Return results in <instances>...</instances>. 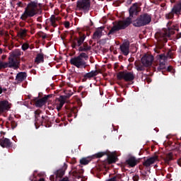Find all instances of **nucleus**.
Wrapping results in <instances>:
<instances>
[{"instance_id":"obj_1","label":"nucleus","mask_w":181,"mask_h":181,"mask_svg":"<svg viewBox=\"0 0 181 181\" xmlns=\"http://www.w3.org/2000/svg\"><path fill=\"white\" fill-rule=\"evenodd\" d=\"M140 11L141 8H139L138 4H134L129 9V17L124 21H119L110 30L109 35H111V33H115V32H118V30L125 29V28L129 26V25H131V22H132L134 16H136L138 15V12Z\"/></svg>"},{"instance_id":"obj_2","label":"nucleus","mask_w":181,"mask_h":181,"mask_svg":"<svg viewBox=\"0 0 181 181\" xmlns=\"http://www.w3.org/2000/svg\"><path fill=\"white\" fill-rule=\"evenodd\" d=\"M36 13H37V4L35 2H31L28 4L25 8L24 13L21 16V19L25 21V19H28V18L35 16Z\"/></svg>"},{"instance_id":"obj_3","label":"nucleus","mask_w":181,"mask_h":181,"mask_svg":"<svg viewBox=\"0 0 181 181\" xmlns=\"http://www.w3.org/2000/svg\"><path fill=\"white\" fill-rule=\"evenodd\" d=\"M151 23V16L148 14H144L140 16L137 19L133 21L134 26H145Z\"/></svg>"},{"instance_id":"obj_4","label":"nucleus","mask_w":181,"mask_h":181,"mask_svg":"<svg viewBox=\"0 0 181 181\" xmlns=\"http://www.w3.org/2000/svg\"><path fill=\"white\" fill-rule=\"evenodd\" d=\"M118 80H124L125 81H132L135 78V76L132 72L123 71L117 74Z\"/></svg>"},{"instance_id":"obj_5","label":"nucleus","mask_w":181,"mask_h":181,"mask_svg":"<svg viewBox=\"0 0 181 181\" xmlns=\"http://www.w3.org/2000/svg\"><path fill=\"white\" fill-rule=\"evenodd\" d=\"M71 63L74 66H76L78 69H81V67H84L86 69V61H84L83 59L80 58V57H75L71 59Z\"/></svg>"},{"instance_id":"obj_6","label":"nucleus","mask_w":181,"mask_h":181,"mask_svg":"<svg viewBox=\"0 0 181 181\" xmlns=\"http://www.w3.org/2000/svg\"><path fill=\"white\" fill-rule=\"evenodd\" d=\"M18 66H19V62H18V59H15L11 55L8 59V62L4 64V68L13 67V69H18Z\"/></svg>"},{"instance_id":"obj_7","label":"nucleus","mask_w":181,"mask_h":181,"mask_svg":"<svg viewBox=\"0 0 181 181\" xmlns=\"http://www.w3.org/2000/svg\"><path fill=\"white\" fill-rule=\"evenodd\" d=\"M77 8L80 11H88L90 8V1L89 0H79L77 2Z\"/></svg>"},{"instance_id":"obj_8","label":"nucleus","mask_w":181,"mask_h":181,"mask_svg":"<svg viewBox=\"0 0 181 181\" xmlns=\"http://www.w3.org/2000/svg\"><path fill=\"white\" fill-rule=\"evenodd\" d=\"M153 62V56L146 54L141 58V63L145 67H149L152 66V62Z\"/></svg>"},{"instance_id":"obj_9","label":"nucleus","mask_w":181,"mask_h":181,"mask_svg":"<svg viewBox=\"0 0 181 181\" xmlns=\"http://www.w3.org/2000/svg\"><path fill=\"white\" fill-rule=\"evenodd\" d=\"M181 12V1L175 6L172 9L171 13L166 15L167 19H172L173 18V13H180Z\"/></svg>"},{"instance_id":"obj_10","label":"nucleus","mask_w":181,"mask_h":181,"mask_svg":"<svg viewBox=\"0 0 181 181\" xmlns=\"http://www.w3.org/2000/svg\"><path fill=\"white\" fill-rule=\"evenodd\" d=\"M169 36H170V34L168 31L156 34V37L159 42H168L166 37H169Z\"/></svg>"},{"instance_id":"obj_11","label":"nucleus","mask_w":181,"mask_h":181,"mask_svg":"<svg viewBox=\"0 0 181 181\" xmlns=\"http://www.w3.org/2000/svg\"><path fill=\"white\" fill-rule=\"evenodd\" d=\"M11 108V106L9 105V103L6 100L1 101L0 102V114H2V112H6V111H8Z\"/></svg>"},{"instance_id":"obj_12","label":"nucleus","mask_w":181,"mask_h":181,"mask_svg":"<svg viewBox=\"0 0 181 181\" xmlns=\"http://www.w3.org/2000/svg\"><path fill=\"white\" fill-rule=\"evenodd\" d=\"M120 50L124 54V56H128L129 54V42H125L120 46Z\"/></svg>"},{"instance_id":"obj_13","label":"nucleus","mask_w":181,"mask_h":181,"mask_svg":"<svg viewBox=\"0 0 181 181\" xmlns=\"http://www.w3.org/2000/svg\"><path fill=\"white\" fill-rule=\"evenodd\" d=\"M159 160L158 159V156H154L153 157H151L150 158L147 159L144 163V166H151V165H153L156 162H158Z\"/></svg>"},{"instance_id":"obj_14","label":"nucleus","mask_w":181,"mask_h":181,"mask_svg":"<svg viewBox=\"0 0 181 181\" xmlns=\"http://www.w3.org/2000/svg\"><path fill=\"white\" fill-rule=\"evenodd\" d=\"M49 97H52V95H48L42 98V99L38 100L35 103L36 107H43V105H45V103H46V101H47V99Z\"/></svg>"},{"instance_id":"obj_15","label":"nucleus","mask_w":181,"mask_h":181,"mask_svg":"<svg viewBox=\"0 0 181 181\" xmlns=\"http://www.w3.org/2000/svg\"><path fill=\"white\" fill-rule=\"evenodd\" d=\"M160 64H165V62H166V59L172 57V53L169 52L167 55H160Z\"/></svg>"},{"instance_id":"obj_16","label":"nucleus","mask_w":181,"mask_h":181,"mask_svg":"<svg viewBox=\"0 0 181 181\" xmlns=\"http://www.w3.org/2000/svg\"><path fill=\"white\" fill-rule=\"evenodd\" d=\"M59 104L57 105V110L58 111H60V110H62V107H63V105H64V103H66V97L60 96V98H59Z\"/></svg>"},{"instance_id":"obj_17","label":"nucleus","mask_w":181,"mask_h":181,"mask_svg":"<svg viewBox=\"0 0 181 181\" xmlns=\"http://www.w3.org/2000/svg\"><path fill=\"white\" fill-rule=\"evenodd\" d=\"M103 36V28H98L93 34V39H100Z\"/></svg>"},{"instance_id":"obj_18","label":"nucleus","mask_w":181,"mask_h":181,"mask_svg":"<svg viewBox=\"0 0 181 181\" xmlns=\"http://www.w3.org/2000/svg\"><path fill=\"white\" fill-rule=\"evenodd\" d=\"M107 160L109 163H114L117 161V156L115 153H111L107 156Z\"/></svg>"},{"instance_id":"obj_19","label":"nucleus","mask_w":181,"mask_h":181,"mask_svg":"<svg viewBox=\"0 0 181 181\" xmlns=\"http://www.w3.org/2000/svg\"><path fill=\"white\" fill-rule=\"evenodd\" d=\"M0 145L3 148H5L6 146H11V141L8 139H4L3 140H0Z\"/></svg>"},{"instance_id":"obj_20","label":"nucleus","mask_w":181,"mask_h":181,"mask_svg":"<svg viewBox=\"0 0 181 181\" xmlns=\"http://www.w3.org/2000/svg\"><path fill=\"white\" fill-rule=\"evenodd\" d=\"M26 78V73L21 72L16 76L17 81H23Z\"/></svg>"},{"instance_id":"obj_21","label":"nucleus","mask_w":181,"mask_h":181,"mask_svg":"<svg viewBox=\"0 0 181 181\" xmlns=\"http://www.w3.org/2000/svg\"><path fill=\"white\" fill-rule=\"evenodd\" d=\"M58 21H59V18H57V17H56L55 16H52L50 18V22H51L52 26H53L54 28H56L57 26Z\"/></svg>"},{"instance_id":"obj_22","label":"nucleus","mask_w":181,"mask_h":181,"mask_svg":"<svg viewBox=\"0 0 181 181\" xmlns=\"http://www.w3.org/2000/svg\"><path fill=\"white\" fill-rule=\"evenodd\" d=\"M127 163L128 165H129V166H132V168H134V166H135V165L138 163V160H136L135 158L132 157L127 160Z\"/></svg>"},{"instance_id":"obj_23","label":"nucleus","mask_w":181,"mask_h":181,"mask_svg":"<svg viewBox=\"0 0 181 181\" xmlns=\"http://www.w3.org/2000/svg\"><path fill=\"white\" fill-rule=\"evenodd\" d=\"M86 40V35L81 36L80 38L77 39V46H81Z\"/></svg>"},{"instance_id":"obj_24","label":"nucleus","mask_w":181,"mask_h":181,"mask_svg":"<svg viewBox=\"0 0 181 181\" xmlns=\"http://www.w3.org/2000/svg\"><path fill=\"white\" fill-rule=\"evenodd\" d=\"M94 76H97V71H90L85 75L86 78H91V77H94Z\"/></svg>"},{"instance_id":"obj_25","label":"nucleus","mask_w":181,"mask_h":181,"mask_svg":"<svg viewBox=\"0 0 181 181\" xmlns=\"http://www.w3.org/2000/svg\"><path fill=\"white\" fill-rule=\"evenodd\" d=\"M35 63H43V55L42 54H38L35 59Z\"/></svg>"},{"instance_id":"obj_26","label":"nucleus","mask_w":181,"mask_h":181,"mask_svg":"<svg viewBox=\"0 0 181 181\" xmlns=\"http://www.w3.org/2000/svg\"><path fill=\"white\" fill-rule=\"evenodd\" d=\"M80 52H87V50H90V47L87 45H84L83 47H81L79 48Z\"/></svg>"},{"instance_id":"obj_27","label":"nucleus","mask_w":181,"mask_h":181,"mask_svg":"<svg viewBox=\"0 0 181 181\" xmlns=\"http://www.w3.org/2000/svg\"><path fill=\"white\" fill-rule=\"evenodd\" d=\"M89 162L90 160H88L87 158H82L80 160V163H81V165H88Z\"/></svg>"},{"instance_id":"obj_28","label":"nucleus","mask_w":181,"mask_h":181,"mask_svg":"<svg viewBox=\"0 0 181 181\" xmlns=\"http://www.w3.org/2000/svg\"><path fill=\"white\" fill-rule=\"evenodd\" d=\"M11 56L14 57V59L16 57H19V56H21V52L16 51L15 52H13Z\"/></svg>"},{"instance_id":"obj_29","label":"nucleus","mask_w":181,"mask_h":181,"mask_svg":"<svg viewBox=\"0 0 181 181\" xmlns=\"http://www.w3.org/2000/svg\"><path fill=\"white\" fill-rule=\"evenodd\" d=\"M63 175H64V171L59 170L57 172V177H62V176H63Z\"/></svg>"},{"instance_id":"obj_30","label":"nucleus","mask_w":181,"mask_h":181,"mask_svg":"<svg viewBox=\"0 0 181 181\" xmlns=\"http://www.w3.org/2000/svg\"><path fill=\"white\" fill-rule=\"evenodd\" d=\"M169 160H172V153H168L165 158V162H169Z\"/></svg>"},{"instance_id":"obj_31","label":"nucleus","mask_w":181,"mask_h":181,"mask_svg":"<svg viewBox=\"0 0 181 181\" xmlns=\"http://www.w3.org/2000/svg\"><path fill=\"white\" fill-rule=\"evenodd\" d=\"M19 34H20V36L21 37H23V36H25L26 35V30H21L20 32H19Z\"/></svg>"},{"instance_id":"obj_32","label":"nucleus","mask_w":181,"mask_h":181,"mask_svg":"<svg viewBox=\"0 0 181 181\" xmlns=\"http://www.w3.org/2000/svg\"><path fill=\"white\" fill-rule=\"evenodd\" d=\"M78 57H80V59H87L88 57H87V54L86 53H81Z\"/></svg>"},{"instance_id":"obj_33","label":"nucleus","mask_w":181,"mask_h":181,"mask_svg":"<svg viewBox=\"0 0 181 181\" xmlns=\"http://www.w3.org/2000/svg\"><path fill=\"white\" fill-rule=\"evenodd\" d=\"M105 155V153L100 152L95 154V156L97 158H102V156H104Z\"/></svg>"},{"instance_id":"obj_34","label":"nucleus","mask_w":181,"mask_h":181,"mask_svg":"<svg viewBox=\"0 0 181 181\" xmlns=\"http://www.w3.org/2000/svg\"><path fill=\"white\" fill-rule=\"evenodd\" d=\"M28 48H29V45H28V44H24L22 45L23 50H27V49Z\"/></svg>"},{"instance_id":"obj_35","label":"nucleus","mask_w":181,"mask_h":181,"mask_svg":"<svg viewBox=\"0 0 181 181\" xmlns=\"http://www.w3.org/2000/svg\"><path fill=\"white\" fill-rule=\"evenodd\" d=\"M136 69H137L139 71H141V70H144V67L140 66H136Z\"/></svg>"},{"instance_id":"obj_36","label":"nucleus","mask_w":181,"mask_h":181,"mask_svg":"<svg viewBox=\"0 0 181 181\" xmlns=\"http://www.w3.org/2000/svg\"><path fill=\"white\" fill-rule=\"evenodd\" d=\"M3 91H6V89H2V88L0 87V94H2Z\"/></svg>"},{"instance_id":"obj_37","label":"nucleus","mask_w":181,"mask_h":181,"mask_svg":"<svg viewBox=\"0 0 181 181\" xmlns=\"http://www.w3.org/2000/svg\"><path fill=\"white\" fill-rule=\"evenodd\" d=\"M70 26V23L69 22L65 23V28H69Z\"/></svg>"},{"instance_id":"obj_38","label":"nucleus","mask_w":181,"mask_h":181,"mask_svg":"<svg viewBox=\"0 0 181 181\" xmlns=\"http://www.w3.org/2000/svg\"><path fill=\"white\" fill-rule=\"evenodd\" d=\"M42 39H46L47 36L45 34H43L42 35H41Z\"/></svg>"},{"instance_id":"obj_39","label":"nucleus","mask_w":181,"mask_h":181,"mask_svg":"<svg viewBox=\"0 0 181 181\" xmlns=\"http://www.w3.org/2000/svg\"><path fill=\"white\" fill-rule=\"evenodd\" d=\"M50 180L53 181L54 180V176L53 175H51L50 177H49Z\"/></svg>"},{"instance_id":"obj_40","label":"nucleus","mask_w":181,"mask_h":181,"mask_svg":"<svg viewBox=\"0 0 181 181\" xmlns=\"http://www.w3.org/2000/svg\"><path fill=\"white\" fill-rule=\"evenodd\" d=\"M2 67H4V64H2V62H1L0 61V69H1Z\"/></svg>"},{"instance_id":"obj_41","label":"nucleus","mask_w":181,"mask_h":181,"mask_svg":"<svg viewBox=\"0 0 181 181\" xmlns=\"http://www.w3.org/2000/svg\"><path fill=\"white\" fill-rule=\"evenodd\" d=\"M107 181H115V177H113V178H112V179H110V180H109Z\"/></svg>"},{"instance_id":"obj_42","label":"nucleus","mask_w":181,"mask_h":181,"mask_svg":"<svg viewBox=\"0 0 181 181\" xmlns=\"http://www.w3.org/2000/svg\"><path fill=\"white\" fill-rule=\"evenodd\" d=\"M170 70H172V66H169V67L168 68V71H170Z\"/></svg>"},{"instance_id":"obj_43","label":"nucleus","mask_w":181,"mask_h":181,"mask_svg":"<svg viewBox=\"0 0 181 181\" xmlns=\"http://www.w3.org/2000/svg\"><path fill=\"white\" fill-rule=\"evenodd\" d=\"M13 124H15V123H12V124H11L13 129V128H15V126H13Z\"/></svg>"},{"instance_id":"obj_44","label":"nucleus","mask_w":181,"mask_h":181,"mask_svg":"<svg viewBox=\"0 0 181 181\" xmlns=\"http://www.w3.org/2000/svg\"><path fill=\"white\" fill-rule=\"evenodd\" d=\"M2 53V49H0V54Z\"/></svg>"},{"instance_id":"obj_45","label":"nucleus","mask_w":181,"mask_h":181,"mask_svg":"<svg viewBox=\"0 0 181 181\" xmlns=\"http://www.w3.org/2000/svg\"><path fill=\"white\" fill-rule=\"evenodd\" d=\"M180 52H181V47H180Z\"/></svg>"}]
</instances>
